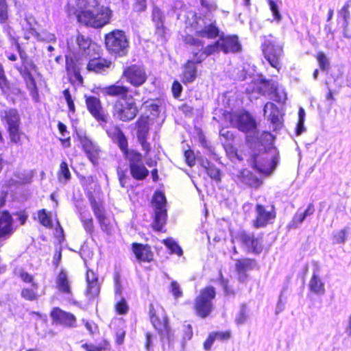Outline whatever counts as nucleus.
Returning <instances> with one entry per match:
<instances>
[{
    "mask_svg": "<svg viewBox=\"0 0 351 351\" xmlns=\"http://www.w3.org/2000/svg\"><path fill=\"white\" fill-rule=\"evenodd\" d=\"M185 42L190 46L197 47V50L194 49L193 53L197 62H203L206 57L219 51L228 53L239 51L241 49L238 37L236 36H221L214 44L209 45L206 47H204V44L199 38L192 36H186Z\"/></svg>",
    "mask_w": 351,
    "mask_h": 351,
    "instance_id": "nucleus-1",
    "label": "nucleus"
},
{
    "mask_svg": "<svg viewBox=\"0 0 351 351\" xmlns=\"http://www.w3.org/2000/svg\"><path fill=\"white\" fill-rule=\"evenodd\" d=\"M237 128L247 134L248 141L254 144H261L271 141L273 136L268 132H260L256 127V123L252 116L248 112L240 113L234 116V123Z\"/></svg>",
    "mask_w": 351,
    "mask_h": 351,
    "instance_id": "nucleus-2",
    "label": "nucleus"
},
{
    "mask_svg": "<svg viewBox=\"0 0 351 351\" xmlns=\"http://www.w3.org/2000/svg\"><path fill=\"white\" fill-rule=\"evenodd\" d=\"M111 11L104 6L88 8L77 14L78 21L95 28H100L109 23Z\"/></svg>",
    "mask_w": 351,
    "mask_h": 351,
    "instance_id": "nucleus-3",
    "label": "nucleus"
},
{
    "mask_svg": "<svg viewBox=\"0 0 351 351\" xmlns=\"http://www.w3.org/2000/svg\"><path fill=\"white\" fill-rule=\"evenodd\" d=\"M279 154L276 147H270L268 149L258 154L254 153L251 158L252 166L260 173L269 174L273 172L278 165Z\"/></svg>",
    "mask_w": 351,
    "mask_h": 351,
    "instance_id": "nucleus-4",
    "label": "nucleus"
},
{
    "mask_svg": "<svg viewBox=\"0 0 351 351\" xmlns=\"http://www.w3.org/2000/svg\"><path fill=\"white\" fill-rule=\"evenodd\" d=\"M105 44L106 49L112 54L123 56L128 53L129 42L123 31L117 29L106 34Z\"/></svg>",
    "mask_w": 351,
    "mask_h": 351,
    "instance_id": "nucleus-5",
    "label": "nucleus"
},
{
    "mask_svg": "<svg viewBox=\"0 0 351 351\" xmlns=\"http://www.w3.org/2000/svg\"><path fill=\"white\" fill-rule=\"evenodd\" d=\"M215 295V289L211 286L201 290L195 300V309L198 316L205 318L210 315L214 307L213 300Z\"/></svg>",
    "mask_w": 351,
    "mask_h": 351,
    "instance_id": "nucleus-6",
    "label": "nucleus"
},
{
    "mask_svg": "<svg viewBox=\"0 0 351 351\" xmlns=\"http://www.w3.org/2000/svg\"><path fill=\"white\" fill-rule=\"evenodd\" d=\"M265 58L270 65L277 69L280 67V60L283 56L282 45L276 39L266 38L262 44Z\"/></svg>",
    "mask_w": 351,
    "mask_h": 351,
    "instance_id": "nucleus-7",
    "label": "nucleus"
},
{
    "mask_svg": "<svg viewBox=\"0 0 351 351\" xmlns=\"http://www.w3.org/2000/svg\"><path fill=\"white\" fill-rule=\"evenodd\" d=\"M75 43L76 47H71L70 43H68V47L73 51V53H77L86 58H95L99 56V46L88 36L78 34L75 39Z\"/></svg>",
    "mask_w": 351,
    "mask_h": 351,
    "instance_id": "nucleus-8",
    "label": "nucleus"
},
{
    "mask_svg": "<svg viewBox=\"0 0 351 351\" xmlns=\"http://www.w3.org/2000/svg\"><path fill=\"white\" fill-rule=\"evenodd\" d=\"M194 29L197 36L208 39L215 38L219 34V29L216 25V21L210 15L197 18Z\"/></svg>",
    "mask_w": 351,
    "mask_h": 351,
    "instance_id": "nucleus-9",
    "label": "nucleus"
},
{
    "mask_svg": "<svg viewBox=\"0 0 351 351\" xmlns=\"http://www.w3.org/2000/svg\"><path fill=\"white\" fill-rule=\"evenodd\" d=\"M166 204L165 195L161 192H156L154 196L152 204L155 210L153 227L157 231H162L166 223L167 217Z\"/></svg>",
    "mask_w": 351,
    "mask_h": 351,
    "instance_id": "nucleus-10",
    "label": "nucleus"
},
{
    "mask_svg": "<svg viewBox=\"0 0 351 351\" xmlns=\"http://www.w3.org/2000/svg\"><path fill=\"white\" fill-rule=\"evenodd\" d=\"M126 160L129 162L130 174L133 178L137 180H143L149 175V171L143 162L142 155L132 151L126 154Z\"/></svg>",
    "mask_w": 351,
    "mask_h": 351,
    "instance_id": "nucleus-11",
    "label": "nucleus"
},
{
    "mask_svg": "<svg viewBox=\"0 0 351 351\" xmlns=\"http://www.w3.org/2000/svg\"><path fill=\"white\" fill-rule=\"evenodd\" d=\"M137 111L134 99L131 96L123 100H118L114 104V113L123 121L133 119Z\"/></svg>",
    "mask_w": 351,
    "mask_h": 351,
    "instance_id": "nucleus-12",
    "label": "nucleus"
},
{
    "mask_svg": "<svg viewBox=\"0 0 351 351\" xmlns=\"http://www.w3.org/2000/svg\"><path fill=\"white\" fill-rule=\"evenodd\" d=\"M86 104L88 110L98 121L99 125L106 129L108 114L103 108L100 99L95 96H86Z\"/></svg>",
    "mask_w": 351,
    "mask_h": 351,
    "instance_id": "nucleus-13",
    "label": "nucleus"
},
{
    "mask_svg": "<svg viewBox=\"0 0 351 351\" xmlns=\"http://www.w3.org/2000/svg\"><path fill=\"white\" fill-rule=\"evenodd\" d=\"M235 239L248 252L259 254L263 250L262 237H255L253 234L241 232L239 233Z\"/></svg>",
    "mask_w": 351,
    "mask_h": 351,
    "instance_id": "nucleus-14",
    "label": "nucleus"
},
{
    "mask_svg": "<svg viewBox=\"0 0 351 351\" xmlns=\"http://www.w3.org/2000/svg\"><path fill=\"white\" fill-rule=\"evenodd\" d=\"M123 75L127 82L134 86H140L143 84L147 78L145 68L139 64H132L123 70Z\"/></svg>",
    "mask_w": 351,
    "mask_h": 351,
    "instance_id": "nucleus-15",
    "label": "nucleus"
},
{
    "mask_svg": "<svg viewBox=\"0 0 351 351\" xmlns=\"http://www.w3.org/2000/svg\"><path fill=\"white\" fill-rule=\"evenodd\" d=\"M90 205L101 230L107 234H111L113 226L110 219L106 216L102 204L97 202L95 199H90Z\"/></svg>",
    "mask_w": 351,
    "mask_h": 351,
    "instance_id": "nucleus-16",
    "label": "nucleus"
},
{
    "mask_svg": "<svg viewBox=\"0 0 351 351\" xmlns=\"http://www.w3.org/2000/svg\"><path fill=\"white\" fill-rule=\"evenodd\" d=\"M150 320L156 330L161 335V338H167L169 341L171 339V330L168 325L166 317L159 318L156 314L153 308L150 309Z\"/></svg>",
    "mask_w": 351,
    "mask_h": 351,
    "instance_id": "nucleus-17",
    "label": "nucleus"
},
{
    "mask_svg": "<svg viewBox=\"0 0 351 351\" xmlns=\"http://www.w3.org/2000/svg\"><path fill=\"white\" fill-rule=\"evenodd\" d=\"M256 217L254 221V226L257 228L265 226L269 220L276 217L273 206L271 207L270 210H267L259 204L256 206Z\"/></svg>",
    "mask_w": 351,
    "mask_h": 351,
    "instance_id": "nucleus-18",
    "label": "nucleus"
},
{
    "mask_svg": "<svg viewBox=\"0 0 351 351\" xmlns=\"http://www.w3.org/2000/svg\"><path fill=\"white\" fill-rule=\"evenodd\" d=\"M137 125V137L141 143L143 149L149 152L150 149L149 144L147 142V136L149 133V117H141L136 122Z\"/></svg>",
    "mask_w": 351,
    "mask_h": 351,
    "instance_id": "nucleus-19",
    "label": "nucleus"
},
{
    "mask_svg": "<svg viewBox=\"0 0 351 351\" xmlns=\"http://www.w3.org/2000/svg\"><path fill=\"white\" fill-rule=\"evenodd\" d=\"M13 219L8 211L0 213V243L10 237L14 232Z\"/></svg>",
    "mask_w": 351,
    "mask_h": 351,
    "instance_id": "nucleus-20",
    "label": "nucleus"
},
{
    "mask_svg": "<svg viewBox=\"0 0 351 351\" xmlns=\"http://www.w3.org/2000/svg\"><path fill=\"white\" fill-rule=\"evenodd\" d=\"M52 319L60 324L73 328L76 326V318L74 315L65 312L59 308H54L51 312Z\"/></svg>",
    "mask_w": 351,
    "mask_h": 351,
    "instance_id": "nucleus-21",
    "label": "nucleus"
},
{
    "mask_svg": "<svg viewBox=\"0 0 351 351\" xmlns=\"http://www.w3.org/2000/svg\"><path fill=\"white\" fill-rule=\"evenodd\" d=\"M263 110L265 116L273 125L274 130H276L280 128L282 124V117L277 106L271 102H267L265 105Z\"/></svg>",
    "mask_w": 351,
    "mask_h": 351,
    "instance_id": "nucleus-22",
    "label": "nucleus"
},
{
    "mask_svg": "<svg viewBox=\"0 0 351 351\" xmlns=\"http://www.w3.org/2000/svg\"><path fill=\"white\" fill-rule=\"evenodd\" d=\"M106 130L108 135L118 144L126 158V154L133 150H128L127 149L128 141L123 132L117 126L112 127L111 129H106Z\"/></svg>",
    "mask_w": 351,
    "mask_h": 351,
    "instance_id": "nucleus-23",
    "label": "nucleus"
},
{
    "mask_svg": "<svg viewBox=\"0 0 351 351\" xmlns=\"http://www.w3.org/2000/svg\"><path fill=\"white\" fill-rule=\"evenodd\" d=\"M193 48L191 51H193L194 49L197 50V47L194 46H191ZM192 53H193L192 52ZM193 58L192 60H189L184 66L183 71V81L185 83L192 82L195 80L197 77V66L196 64H199L195 60V57L194 54H193Z\"/></svg>",
    "mask_w": 351,
    "mask_h": 351,
    "instance_id": "nucleus-24",
    "label": "nucleus"
},
{
    "mask_svg": "<svg viewBox=\"0 0 351 351\" xmlns=\"http://www.w3.org/2000/svg\"><path fill=\"white\" fill-rule=\"evenodd\" d=\"M81 143L88 158L92 162H95L99 154V146L86 136L81 138Z\"/></svg>",
    "mask_w": 351,
    "mask_h": 351,
    "instance_id": "nucleus-25",
    "label": "nucleus"
},
{
    "mask_svg": "<svg viewBox=\"0 0 351 351\" xmlns=\"http://www.w3.org/2000/svg\"><path fill=\"white\" fill-rule=\"evenodd\" d=\"M133 252L136 258L140 261L150 262L153 260L154 254L148 245L141 243H133Z\"/></svg>",
    "mask_w": 351,
    "mask_h": 351,
    "instance_id": "nucleus-26",
    "label": "nucleus"
},
{
    "mask_svg": "<svg viewBox=\"0 0 351 351\" xmlns=\"http://www.w3.org/2000/svg\"><path fill=\"white\" fill-rule=\"evenodd\" d=\"M86 282L88 284L87 296L90 298H95L99 293V285L98 278L92 270H88L86 272Z\"/></svg>",
    "mask_w": 351,
    "mask_h": 351,
    "instance_id": "nucleus-27",
    "label": "nucleus"
},
{
    "mask_svg": "<svg viewBox=\"0 0 351 351\" xmlns=\"http://www.w3.org/2000/svg\"><path fill=\"white\" fill-rule=\"evenodd\" d=\"M56 287L60 292L70 298L72 296L71 282L69 280L66 273L61 271L56 280Z\"/></svg>",
    "mask_w": 351,
    "mask_h": 351,
    "instance_id": "nucleus-28",
    "label": "nucleus"
},
{
    "mask_svg": "<svg viewBox=\"0 0 351 351\" xmlns=\"http://www.w3.org/2000/svg\"><path fill=\"white\" fill-rule=\"evenodd\" d=\"M128 92L129 89L128 87L117 84L111 85L104 89V94L112 97H119V100H123L129 97L130 95H128Z\"/></svg>",
    "mask_w": 351,
    "mask_h": 351,
    "instance_id": "nucleus-29",
    "label": "nucleus"
},
{
    "mask_svg": "<svg viewBox=\"0 0 351 351\" xmlns=\"http://www.w3.org/2000/svg\"><path fill=\"white\" fill-rule=\"evenodd\" d=\"M319 267L316 265V268L313 271V274L309 282V289L311 291L317 295H324L325 293L324 283L318 276Z\"/></svg>",
    "mask_w": 351,
    "mask_h": 351,
    "instance_id": "nucleus-30",
    "label": "nucleus"
},
{
    "mask_svg": "<svg viewBox=\"0 0 351 351\" xmlns=\"http://www.w3.org/2000/svg\"><path fill=\"white\" fill-rule=\"evenodd\" d=\"M36 24L35 19L31 16H26L21 21V25L23 31L24 38L28 40L32 36L37 37L38 34L34 28Z\"/></svg>",
    "mask_w": 351,
    "mask_h": 351,
    "instance_id": "nucleus-31",
    "label": "nucleus"
},
{
    "mask_svg": "<svg viewBox=\"0 0 351 351\" xmlns=\"http://www.w3.org/2000/svg\"><path fill=\"white\" fill-rule=\"evenodd\" d=\"M3 120L6 123L7 129L20 126L21 124L19 114L18 111L14 108H10L4 111Z\"/></svg>",
    "mask_w": 351,
    "mask_h": 351,
    "instance_id": "nucleus-32",
    "label": "nucleus"
},
{
    "mask_svg": "<svg viewBox=\"0 0 351 351\" xmlns=\"http://www.w3.org/2000/svg\"><path fill=\"white\" fill-rule=\"evenodd\" d=\"M257 92L263 95L271 96L277 90V86L275 83L265 80H261L256 86Z\"/></svg>",
    "mask_w": 351,
    "mask_h": 351,
    "instance_id": "nucleus-33",
    "label": "nucleus"
},
{
    "mask_svg": "<svg viewBox=\"0 0 351 351\" xmlns=\"http://www.w3.org/2000/svg\"><path fill=\"white\" fill-rule=\"evenodd\" d=\"M80 221L86 232L92 235L95 230L93 219L89 213H81L80 215Z\"/></svg>",
    "mask_w": 351,
    "mask_h": 351,
    "instance_id": "nucleus-34",
    "label": "nucleus"
},
{
    "mask_svg": "<svg viewBox=\"0 0 351 351\" xmlns=\"http://www.w3.org/2000/svg\"><path fill=\"white\" fill-rule=\"evenodd\" d=\"M7 131L9 134L10 141L15 144L21 145V137L26 136L25 134L21 130L20 126L12 128H8Z\"/></svg>",
    "mask_w": 351,
    "mask_h": 351,
    "instance_id": "nucleus-35",
    "label": "nucleus"
},
{
    "mask_svg": "<svg viewBox=\"0 0 351 351\" xmlns=\"http://www.w3.org/2000/svg\"><path fill=\"white\" fill-rule=\"evenodd\" d=\"M99 58V55L97 56L95 58H88L90 59L87 64V69L88 71L100 73L104 69L105 67L107 66L102 62L101 60L98 59Z\"/></svg>",
    "mask_w": 351,
    "mask_h": 351,
    "instance_id": "nucleus-36",
    "label": "nucleus"
},
{
    "mask_svg": "<svg viewBox=\"0 0 351 351\" xmlns=\"http://www.w3.org/2000/svg\"><path fill=\"white\" fill-rule=\"evenodd\" d=\"M253 267V261L250 258H244L237 261L236 269L237 272H247Z\"/></svg>",
    "mask_w": 351,
    "mask_h": 351,
    "instance_id": "nucleus-37",
    "label": "nucleus"
},
{
    "mask_svg": "<svg viewBox=\"0 0 351 351\" xmlns=\"http://www.w3.org/2000/svg\"><path fill=\"white\" fill-rule=\"evenodd\" d=\"M164 244L168 247L172 254H176L178 256L182 254V250L179 245L171 238L163 240Z\"/></svg>",
    "mask_w": 351,
    "mask_h": 351,
    "instance_id": "nucleus-38",
    "label": "nucleus"
},
{
    "mask_svg": "<svg viewBox=\"0 0 351 351\" xmlns=\"http://www.w3.org/2000/svg\"><path fill=\"white\" fill-rule=\"evenodd\" d=\"M348 230L343 228L336 231L332 234L333 243L336 244H343L347 240Z\"/></svg>",
    "mask_w": 351,
    "mask_h": 351,
    "instance_id": "nucleus-39",
    "label": "nucleus"
},
{
    "mask_svg": "<svg viewBox=\"0 0 351 351\" xmlns=\"http://www.w3.org/2000/svg\"><path fill=\"white\" fill-rule=\"evenodd\" d=\"M351 1H348L343 7L339 11V15L343 19V24H345V27L348 26L350 14L349 8L350 7Z\"/></svg>",
    "mask_w": 351,
    "mask_h": 351,
    "instance_id": "nucleus-40",
    "label": "nucleus"
},
{
    "mask_svg": "<svg viewBox=\"0 0 351 351\" xmlns=\"http://www.w3.org/2000/svg\"><path fill=\"white\" fill-rule=\"evenodd\" d=\"M305 220L301 209H298L289 224L290 228H298Z\"/></svg>",
    "mask_w": 351,
    "mask_h": 351,
    "instance_id": "nucleus-41",
    "label": "nucleus"
},
{
    "mask_svg": "<svg viewBox=\"0 0 351 351\" xmlns=\"http://www.w3.org/2000/svg\"><path fill=\"white\" fill-rule=\"evenodd\" d=\"M40 223L47 228L52 227V221L50 215L46 212L45 209H42L38 213Z\"/></svg>",
    "mask_w": 351,
    "mask_h": 351,
    "instance_id": "nucleus-42",
    "label": "nucleus"
},
{
    "mask_svg": "<svg viewBox=\"0 0 351 351\" xmlns=\"http://www.w3.org/2000/svg\"><path fill=\"white\" fill-rule=\"evenodd\" d=\"M152 19L158 29L163 27V15L161 10L158 8H154L152 11Z\"/></svg>",
    "mask_w": 351,
    "mask_h": 351,
    "instance_id": "nucleus-43",
    "label": "nucleus"
},
{
    "mask_svg": "<svg viewBox=\"0 0 351 351\" xmlns=\"http://www.w3.org/2000/svg\"><path fill=\"white\" fill-rule=\"evenodd\" d=\"M77 6L80 10L86 9L88 8H95L99 5L100 0H75Z\"/></svg>",
    "mask_w": 351,
    "mask_h": 351,
    "instance_id": "nucleus-44",
    "label": "nucleus"
},
{
    "mask_svg": "<svg viewBox=\"0 0 351 351\" xmlns=\"http://www.w3.org/2000/svg\"><path fill=\"white\" fill-rule=\"evenodd\" d=\"M247 309L245 304L241 306L240 311L235 318V322L238 325L244 324L247 319Z\"/></svg>",
    "mask_w": 351,
    "mask_h": 351,
    "instance_id": "nucleus-45",
    "label": "nucleus"
},
{
    "mask_svg": "<svg viewBox=\"0 0 351 351\" xmlns=\"http://www.w3.org/2000/svg\"><path fill=\"white\" fill-rule=\"evenodd\" d=\"M2 25L3 30L6 34V35L9 37L10 40L12 41V44L16 45V47L19 49V44L18 43V39L15 38L13 35L12 28L7 23V21L4 23H0Z\"/></svg>",
    "mask_w": 351,
    "mask_h": 351,
    "instance_id": "nucleus-46",
    "label": "nucleus"
},
{
    "mask_svg": "<svg viewBox=\"0 0 351 351\" xmlns=\"http://www.w3.org/2000/svg\"><path fill=\"white\" fill-rule=\"evenodd\" d=\"M238 180L240 182L244 184L251 185L252 176L250 171L245 169L239 173V174L238 175Z\"/></svg>",
    "mask_w": 351,
    "mask_h": 351,
    "instance_id": "nucleus-47",
    "label": "nucleus"
},
{
    "mask_svg": "<svg viewBox=\"0 0 351 351\" xmlns=\"http://www.w3.org/2000/svg\"><path fill=\"white\" fill-rule=\"evenodd\" d=\"M25 81L27 85V88L30 92V95L34 99L36 100L38 97V91L34 77L25 80Z\"/></svg>",
    "mask_w": 351,
    "mask_h": 351,
    "instance_id": "nucleus-48",
    "label": "nucleus"
},
{
    "mask_svg": "<svg viewBox=\"0 0 351 351\" xmlns=\"http://www.w3.org/2000/svg\"><path fill=\"white\" fill-rule=\"evenodd\" d=\"M59 180L62 181L61 176H63L65 181H67L71 178V173L68 167V165L66 162L63 161L60 164V171L58 173Z\"/></svg>",
    "mask_w": 351,
    "mask_h": 351,
    "instance_id": "nucleus-49",
    "label": "nucleus"
},
{
    "mask_svg": "<svg viewBox=\"0 0 351 351\" xmlns=\"http://www.w3.org/2000/svg\"><path fill=\"white\" fill-rule=\"evenodd\" d=\"M29 66H32L30 64L26 65H15V68L19 71L24 80H27L30 77H32V75L29 69Z\"/></svg>",
    "mask_w": 351,
    "mask_h": 351,
    "instance_id": "nucleus-50",
    "label": "nucleus"
},
{
    "mask_svg": "<svg viewBox=\"0 0 351 351\" xmlns=\"http://www.w3.org/2000/svg\"><path fill=\"white\" fill-rule=\"evenodd\" d=\"M8 19V5L5 0H0V23H4Z\"/></svg>",
    "mask_w": 351,
    "mask_h": 351,
    "instance_id": "nucleus-51",
    "label": "nucleus"
},
{
    "mask_svg": "<svg viewBox=\"0 0 351 351\" xmlns=\"http://www.w3.org/2000/svg\"><path fill=\"white\" fill-rule=\"evenodd\" d=\"M117 174L119 177V180L120 182L121 186L123 188H126L128 186V182L130 181V178L127 175L126 171L118 169L117 170Z\"/></svg>",
    "mask_w": 351,
    "mask_h": 351,
    "instance_id": "nucleus-52",
    "label": "nucleus"
},
{
    "mask_svg": "<svg viewBox=\"0 0 351 351\" xmlns=\"http://www.w3.org/2000/svg\"><path fill=\"white\" fill-rule=\"evenodd\" d=\"M206 173L212 179L217 181L220 180V171L213 164L211 166H206Z\"/></svg>",
    "mask_w": 351,
    "mask_h": 351,
    "instance_id": "nucleus-53",
    "label": "nucleus"
},
{
    "mask_svg": "<svg viewBox=\"0 0 351 351\" xmlns=\"http://www.w3.org/2000/svg\"><path fill=\"white\" fill-rule=\"evenodd\" d=\"M319 67L322 70H326L329 67V61L323 52H319L317 56Z\"/></svg>",
    "mask_w": 351,
    "mask_h": 351,
    "instance_id": "nucleus-54",
    "label": "nucleus"
},
{
    "mask_svg": "<svg viewBox=\"0 0 351 351\" xmlns=\"http://www.w3.org/2000/svg\"><path fill=\"white\" fill-rule=\"evenodd\" d=\"M21 296L27 300H35L38 298L37 293L33 290L29 289H23L21 291Z\"/></svg>",
    "mask_w": 351,
    "mask_h": 351,
    "instance_id": "nucleus-55",
    "label": "nucleus"
},
{
    "mask_svg": "<svg viewBox=\"0 0 351 351\" xmlns=\"http://www.w3.org/2000/svg\"><path fill=\"white\" fill-rule=\"evenodd\" d=\"M270 97L273 100L280 103L285 102V101L287 99V95L283 90H280L277 87L276 92H274V93L271 94Z\"/></svg>",
    "mask_w": 351,
    "mask_h": 351,
    "instance_id": "nucleus-56",
    "label": "nucleus"
},
{
    "mask_svg": "<svg viewBox=\"0 0 351 351\" xmlns=\"http://www.w3.org/2000/svg\"><path fill=\"white\" fill-rule=\"evenodd\" d=\"M170 291L175 298H179L182 296V291L180 285L176 281H172L170 285Z\"/></svg>",
    "mask_w": 351,
    "mask_h": 351,
    "instance_id": "nucleus-57",
    "label": "nucleus"
},
{
    "mask_svg": "<svg viewBox=\"0 0 351 351\" xmlns=\"http://www.w3.org/2000/svg\"><path fill=\"white\" fill-rule=\"evenodd\" d=\"M115 308L119 314H125L128 311V306L125 299L122 298L115 305Z\"/></svg>",
    "mask_w": 351,
    "mask_h": 351,
    "instance_id": "nucleus-58",
    "label": "nucleus"
},
{
    "mask_svg": "<svg viewBox=\"0 0 351 351\" xmlns=\"http://www.w3.org/2000/svg\"><path fill=\"white\" fill-rule=\"evenodd\" d=\"M20 277L21 278V280L25 282H31L32 283V287L35 289V290H37L38 289V285L37 283L34 282L33 281L34 280V278L32 275H30L29 274H28L27 272L26 271H22L21 274H20Z\"/></svg>",
    "mask_w": 351,
    "mask_h": 351,
    "instance_id": "nucleus-59",
    "label": "nucleus"
},
{
    "mask_svg": "<svg viewBox=\"0 0 351 351\" xmlns=\"http://www.w3.org/2000/svg\"><path fill=\"white\" fill-rule=\"evenodd\" d=\"M63 95L66 101L69 111L74 112H75V105H74V102L71 98V95L70 94L69 90L68 89L64 90L63 91Z\"/></svg>",
    "mask_w": 351,
    "mask_h": 351,
    "instance_id": "nucleus-60",
    "label": "nucleus"
},
{
    "mask_svg": "<svg viewBox=\"0 0 351 351\" xmlns=\"http://www.w3.org/2000/svg\"><path fill=\"white\" fill-rule=\"evenodd\" d=\"M10 84L5 75H0V89L3 95L8 91Z\"/></svg>",
    "mask_w": 351,
    "mask_h": 351,
    "instance_id": "nucleus-61",
    "label": "nucleus"
},
{
    "mask_svg": "<svg viewBox=\"0 0 351 351\" xmlns=\"http://www.w3.org/2000/svg\"><path fill=\"white\" fill-rule=\"evenodd\" d=\"M184 157L186 163L189 166L193 167L195 163L194 153L191 150H186L184 152Z\"/></svg>",
    "mask_w": 351,
    "mask_h": 351,
    "instance_id": "nucleus-62",
    "label": "nucleus"
},
{
    "mask_svg": "<svg viewBox=\"0 0 351 351\" xmlns=\"http://www.w3.org/2000/svg\"><path fill=\"white\" fill-rule=\"evenodd\" d=\"M144 106L146 108H148L150 113L153 115H156L159 111V106L153 102L146 101Z\"/></svg>",
    "mask_w": 351,
    "mask_h": 351,
    "instance_id": "nucleus-63",
    "label": "nucleus"
},
{
    "mask_svg": "<svg viewBox=\"0 0 351 351\" xmlns=\"http://www.w3.org/2000/svg\"><path fill=\"white\" fill-rule=\"evenodd\" d=\"M182 90V85L177 81H175L172 85V93L176 98L180 97Z\"/></svg>",
    "mask_w": 351,
    "mask_h": 351,
    "instance_id": "nucleus-64",
    "label": "nucleus"
}]
</instances>
